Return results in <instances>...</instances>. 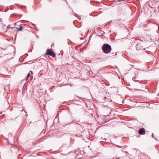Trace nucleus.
I'll return each mask as SVG.
<instances>
[{
    "mask_svg": "<svg viewBox=\"0 0 159 159\" xmlns=\"http://www.w3.org/2000/svg\"><path fill=\"white\" fill-rule=\"evenodd\" d=\"M135 79H136V78H135V77H133V80H134V81H135V80H136Z\"/></svg>",
    "mask_w": 159,
    "mask_h": 159,
    "instance_id": "nucleus-8",
    "label": "nucleus"
},
{
    "mask_svg": "<svg viewBox=\"0 0 159 159\" xmlns=\"http://www.w3.org/2000/svg\"><path fill=\"white\" fill-rule=\"evenodd\" d=\"M23 28L21 25H20L19 28L16 30L17 32L22 30Z\"/></svg>",
    "mask_w": 159,
    "mask_h": 159,
    "instance_id": "nucleus-5",
    "label": "nucleus"
},
{
    "mask_svg": "<svg viewBox=\"0 0 159 159\" xmlns=\"http://www.w3.org/2000/svg\"><path fill=\"white\" fill-rule=\"evenodd\" d=\"M46 54L47 55L51 56L54 57L56 56L55 54L53 51L52 50H50L49 49H47L46 51Z\"/></svg>",
    "mask_w": 159,
    "mask_h": 159,
    "instance_id": "nucleus-2",
    "label": "nucleus"
},
{
    "mask_svg": "<svg viewBox=\"0 0 159 159\" xmlns=\"http://www.w3.org/2000/svg\"><path fill=\"white\" fill-rule=\"evenodd\" d=\"M138 133L140 135H144L145 134V129L144 128H141L139 129Z\"/></svg>",
    "mask_w": 159,
    "mask_h": 159,
    "instance_id": "nucleus-4",
    "label": "nucleus"
},
{
    "mask_svg": "<svg viewBox=\"0 0 159 159\" xmlns=\"http://www.w3.org/2000/svg\"><path fill=\"white\" fill-rule=\"evenodd\" d=\"M65 1L66 2H67V1L66 0H65Z\"/></svg>",
    "mask_w": 159,
    "mask_h": 159,
    "instance_id": "nucleus-9",
    "label": "nucleus"
},
{
    "mask_svg": "<svg viewBox=\"0 0 159 159\" xmlns=\"http://www.w3.org/2000/svg\"><path fill=\"white\" fill-rule=\"evenodd\" d=\"M102 48L103 52L106 54L109 53L111 50V46L108 44H103Z\"/></svg>",
    "mask_w": 159,
    "mask_h": 159,
    "instance_id": "nucleus-1",
    "label": "nucleus"
},
{
    "mask_svg": "<svg viewBox=\"0 0 159 159\" xmlns=\"http://www.w3.org/2000/svg\"><path fill=\"white\" fill-rule=\"evenodd\" d=\"M31 76V74L30 73H29L27 74V75L26 76V80H27Z\"/></svg>",
    "mask_w": 159,
    "mask_h": 159,
    "instance_id": "nucleus-6",
    "label": "nucleus"
},
{
    "mask_svg": "<svg viewBox=\"0 0 159 159\" xmlns=\"http://www.w3.org/2000/svg\"><path fill=\"white\" fill-rule=\"evenodd\" d=\"M104 102H107L108 100H110V99H108V98H107L106 97H105L104 99Z\"/></svg>",
    "mask_w": 159,
    "mask_h": 159,
    "instance_id": "nucleus-7",
    "label": "nucleus"
},
{
    "mask_svg": "<svg viewBox=\"0 0 159 159\" xmlns=\"http://www.w3.org/2000/svg\"><path fill=\"white\" fill-rule=\"evenodd\" d=\"M103 105L104 106H106L108 108H111V100H108V102H103Z\"/></svg>",
    "mask_w": 159,
    "mask_h": 159,
    "instance_id": "nucleus-3",
    "label": "nucleus"
}]
</instances>
